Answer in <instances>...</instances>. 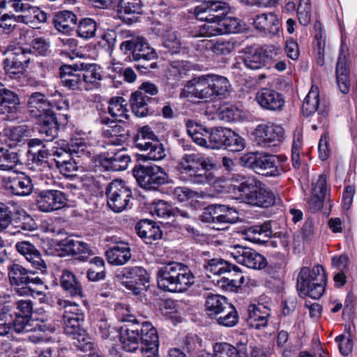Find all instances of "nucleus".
<instances>
[{
  "mask_svg": "<svg viewBox=\"0 0 357 357\" xmlns=\"http://www.w3.org/2000/svg\"><path fill=\"white\" fill-rule=\"evenodd\" d=\"M232 180L235 183L231 185L232 192L238 195L237 198L242 202L258 207H268L274 204V193L261 182L241 174L234 175Z\"/></svg>",
  "mask_w": 357,
  "mask_h": 357,
  "instance_id": "obj_1",
  "label": "nucleus"
},
{
  "mask_svg": "<svg viewBox=\"0 0 357 357\" xmlns=\"http://www.w3.org/2000/svg\"><path fill=\"white\" fill-rule=\"evenodd\" d=\"M229 5L222 1L204 0L194 9L195 17L206 22L199 26L195 36L212 37L223 35L221 18L229 13Z\"/></svg>",
  "mask_w": 357,
  "mask_h": 357,
  "instance_id": "obj_2",
  "label": "nucleus"
},
{
  "mask_svg": "<svg viewBox=\"0 0 357 357\" xmlns=\"http://www.w3.org/2000/svg\"><path fill=\"white\" fill-rule=\"evenodd\" d=\"M157 281L164 291L183 292L194 284L195 277L188 266L172 261L158 269Z\"/></svg>",
  "mask_w": 357,
  "mask_h": 357,
  "instance_id": "obj_3",
  "label": "nucleus"
},
{
  "mask_svg": "<svg viewBox=\"0 0 357 357\" xmlns=\"http://www.w3.org/2000/svg\"><path fill=\"white\" fill-rule=\"evenodd\" d=\"M50 102L39 92L32 93L28 100V107L32 116L38 119L39 132L46 137V140L52 139L57 134L58 122L55 114L50 109Z\"/></svg>",
  "mask_w": 357,
  "mask_h": 357,
  "instance_id": "obj_4",
  "label": "nucleus"
},
{
  "mask_svg": "<svg viewBox=\"0 0 357 357\" xmlns=\"http://www.w3.org/2000/svg\"><path fill=\"white\" fill-rule=\"evenodd\" d=\"M211 166L208 160L202 155L190 153L183 156L177 169L183 181L201 185L214 183L213 176L206 172Z\"/></svg>",
  "mask_w": 357,
  "mask_h": 357,
  "instance_id": "obj_5",
  "label": "nucleus"
},
{
  "mask_svg": "<svg viewBox=\"0 0 357 357\" xmlns=\"http://www.w3.org/2000/svg\"><path fill=\"white\" fill-rule=\"evenodd\" d=\"M326 283V275L322 266L316 265L312 269L304 266L299 273L297 287L303 295L319 299L324 292Z\"/></svg>",
  "mask_w": 357,
  "mask_h": 357,
  "instance_id": "obj_6",
  "label": "nucleus"
},
{
  "mask_svg": "<svg viewBox=\"0 0 357 357\" xmlns=\"http://www.w3.org/2000/svg\"><path fill=\"white\" fill-rule=\"evenodd\" d=\"M133 175L139 185L148 190L157 189L168 181L164 169L156 165L137 166L133 169Z\"/></svg>",
  "mask_w": 357,
  "mask_h": 357,
  "instance_id": "obj_7",
  "label": "nucleus"
},
{
  "mask_svg": "<svg viewBox=\"0 0 357 357\" xmlns=\"http://www.w3.org/2000/svg\"><path fill=\"white\" fill-rule=\"evenodd\" d=\"M106 195L109 207L116 213L127 208L132 197L130 189L119 179L114 180L109 184Z\"/></svg>",
  "mask_w": 357,
  "mask_h": 357,
  "instance_id": "obj_8",
  "label": "nucleus"
},
{
  "mask_svg": "<svg viewBox=\"0 0 357 357\" xmlns=\"http://www.w3.org/2000/svg\"><path fill=\"white\" fill-rule=\"evenodd\" d=\"M58 304L63 309L62 321L65 333L68 335L77 333L84 320V314L80 306L66 300H59Z\"/></svg>",
  "mask_w": 357,
  "mask_h": 357,
  "instance_id": "obj_9",
  "label": "nucleus"
},
{
  "mask_svg": "<svg viewBox=\"0 0 357 357\" xmlns=\"http://www.w3.org/2000/svg\"><path fill=\"white\" fill-rule=\"evenodd\" d=\"M201 219L203 222L217 225L235 223L238 219V213L227 205L212 204L204 209Z\"/></svg>",
  "mask_w": 357,
  "mask_h": 357,
  "instance_id": "obj_10",
  "label": "nucleus"
},
{
  "mask_svg": "<svg viewBox=\"0 0 357 357\" xmlns=\"http://www.w3.org/2000/svg\"><path fill=\"white\" fill-rule=\"evenodd\" d=\"M116 277L119 279L130 280L122 284L135 295H140L142 289L137 285L145 286L149 282V275L142 266H128L120 270Z\"/></svg>",
  "mask_w": 357,
  "mask_h": 357,
  "instance_id": "obj_11",
  "label": "nucleus"
},
{
  "mask_svg": "<svg viewBox=\"0 0 357 357\" xmlns=\"http://www.w3.org/2000/svg\"><path fill=\"white\" fill-rule=\"evenodd\" d=\"M236 262L249 268L261 270L267 266L266 258L255 250L235 245L227 252Z\"/></svg>",
  "mask_w": 357,
  "mask_h": 357,
  "instance_id": "obj_12",
  "label": "nucleus"
},
{
  "mask_svg": "<svg viewBox=\"0 0 357 357\" xmlns=\"http://www.w3.org/2000/svg\"><path fill=\"white\" fill-rule=\"evenodd\" d=\"M253 136L255 142L261 146H275L284 139V129L270 122L261 123L255 129Z\"/></svg>",
  "mask_w": 357,
  "mask_h": 357,
  "instance_id": "obj_13",
  "label": "nucleus"
},
{
  "mask_svg": "<svg viewBox=\"0 0 357 357\" xmlns=\"http://www.w3.org/2000/svg\"><path fill=\"white\" fill-rule=\"evenodd\" d=\"M119 319L123 322L133 323L132 326L124 325L120 329V341L123 348L128 352L138 349L140 342L138 321L132 314H123Z\"/></svg>",
  "mask_w": 357,
  "mask_h": 357,
  "instance_id": "obj_14",
  "label": "nucleus"
},
{
  "mask_svg": "<svg viewBox=\"0 0 357 357\" xmlns=\"http://www.w3.org/2000/svg\"><path fill=\"white\" fill-rule=\"evenodd\" d=\"M142 357H158L159 336L156 328L151 322L144 321L140 327Z\"/></svg>",
  "mask_w": 357,
  "mask_h": 357,
  "instance_id": "obj_15",
  "label": "nucleus"
},
{
  "mask_svg": "<svg viewBox=\"0 0 357 357\" xmlns=\"http://www.w3.org/2000/svg\"><path fill=\"white\" fill-rule=\"evenodd\" d=\"M181 98L207 99L213 98L209 74L196 77L189 80L180 93Z\"/></svg>",
  "mask_w": 357,
  "mask_h": 357,
  "instance_id": "obj_16",
  "label": "nucleus"
},
{
  "mask_svg": "<svg viewBox=\"0 0 357 357\" xmlns=\"http://www.w3.org/2000/svg\"><path fill=\"white\" fill-rule=\"evenodd\" d=\"M98 121L103 125H109L114 121L124 122L129 118V110L127 107V102L123 97H113L109 101L108 112L114 120L107 116L106 111L98 110Z\"/></svg>",
  "mask_w": 357,
  "mask_h": 357,
  "instance_id": "obj_17",
  "label": "nucleus"
},
{
  "mask_svg": "<svg viewBox=\"0 0 357 357\" xmlns=\"http://www.w3.org/2000/svg\"><path fill=\"white\" fill-rule=\"evenodd\" d=\"M66 197L60 190H43L38 195L36 204L39 211L50 213L63 208L66 205Z\"/></svg>",
  "mask_w": 357,
  "mask_h": 357,
  "instance_id": "obj_18",
  "label": "nucleus"
},
{
  "mask_svg": "<svg viewBox=\"0 0 357 357\" xmlns=\"http://www.w3.org/2000/svg\"><path fill=\"white\" fill-rule=\"evenodd\" d=\"M111 242L105 255L108 262L114 266H121L126 264L131 258V250L128 243L118 241L116 238L112 236L107 238Z\"/></svg>",
  "mask_w": 357,
  "mask_h": 357,
  "instance_id": "obj_19",
  "label": "nucleus"
},
{
  "mask_svg": "<svg viewBox=\"0 0 357 357\" xmlns=\"http://www.w3.org/2000/svg\"><path fill=\"white\" fill-rule=\"evenodd\" d=\"M57 245L61 252L60 256L72 255L80 261H85L93 253L91 247L86 243L75 240L71 238H66L58 242Z\"/></svg>",
  "mask_w": 357,
  "mask_h": 357,
  "instance_id": "obj_20",
  "label": "nucleus"
},
{
  "mask_svg": "<svg viewBox=\"0 0 357 357\" xmlns=\"http://www.w3.org/2000/svg\"><path fill=\"white\" fill-rule=\"evenodd\" d=\"M120 48L125 52L132 51L135 60H151L156 57L154 50L141 36L132 38L130 40L123 41Z\"/></svg>",
  "mask_w": 357,
  "mask_h": 357,
  "instance_id": "obj_21",
  "label": "nucleus"
},
{
  "mask_svg": "<svg viewBox=\"0 0 357 357\" xmlns=\"http://www.w3.org/2000/svg\"><path fill=\"white\" fill-rule=\"evenodd\" d=\"M1 185L8 192L18 196H26L33 191L31 179L24 173L2 177Z\"/></svg>",
  "mask_w": 357,
  "mask_h": 357,
  "instance_id": "obj_22",
  "label": "nucleus"
},
{
  "mask_svg": "<svg viewBox=\"0 0 357 357\" xmlns=\"http://www.w3.org/2000/svg\"><path fill=\"white\" fill-rule=\"evenodd\" d=\"M10 2L16 12L23 13L22 15H19L21 23L35 24L46 22L47 14L39 8L23 3L22 0H10Z\"/></svg>",
  "mask_w": 357,
  "mask_h": 357,
  "instance_id": "obj_23",
  "label": "nucleus"
},
{
  "mask_svg": "<svg viewBox=\"0 0 357 357\" xmlns=\"http://www.w3.org/2000/svg\"><path fill=\"white\" fill-rule=\"evenodd\" d=\"M130 162V157L122 151V148H108L107 154L102 155L100 158V165L108 171L125 170Z\"/></svg>",
  "mask_w": 357,
  "mask_h": 357,
  "instance_id": "obj_24",
  "label": "nucleus"
},
{
  "mask_svg": "<svg viewBox=\"0 0 357 357\" xmlns=\"http://www.w3.org/2000/svg\"><path fill=\"white\" fill-rule=\"evenodd\" d=\"M347 52L348 48L345 44V39L342 37L340 52L336 66V81L340 91L344 94L349 93L351 86L349 73L346 63Z\"/></svg>",
  "mask_w": 357,
  "mask_h": 357,
  "instance_id": "obj_25",
  "label": "nucleus"
},
{
  "mask_svg": "<svg viewBox=\"0 0 357 357\" xmlns=\"http://www.w3.org/2000/svg\"><path fill=\"white\" fill-rule=\"evenodd\" d=\"M8 275L12 285H29L30 284H42L43 281L38 277H33L35 272L26 270L21 265L13 264L8 268Z\"/></svg>",
  "mask_w": 357,
  "mask_h": 357,
  "instance_id": "obj_26",
  "label": "nucleus"
},
{
  "mask_svg": "<svg viewBox=\"0 0 357 357\" xmlns=\"http://www.w3.org/2000/svg\"><path fill=\"white\" fill-rule=\"evenodd\" d=\"M248 325L255 329L264 328L268 321L271 311L268 307L262 303H252L248 306Z\"/></svg>",
  "mask_w": 357,
  "mask_h": 357,
  "instance_id": "obj_27",
  "label": "nucleus"
},
{
  "mask_svg": "<svg viewBox=\"0 0 357 357\" xmlns=\"http://www.w3.org/2000/svg\"><path fill=\"white\" fill-rule=\"evenodd\" d=\"M256 100L262 108L272 111L279 110L284 105L282 96L269 89L259 91L256 95Z\"/></svg>",
  "mask_w": 357,
  "mask_h": 357,
  "instance_id": "obj_28",
  "label": "nucleus"
},
{
  "mask_svg": "<svg viewBox=\"0 0 357 357\" xmlns=\"http://www.w3.org/2000/svg\"><path fill=\"white\" fill-rule=\"evenodd\" d=\"M15 248L36 269L43 271L46 268V264L40 252L32 243L29 241L18 242L15 245Z\"/></svg>",
  "mask_w": 357,
  "mask_h": 357,
  "instance_id": "obj_29",
  "label": "nucleus"
},
{
  "mask_svg": "<svg viewBox=\"0 0 357 357\" xmlns=\"http://www.w3.org/2000/svg\"><path fill=\"white\" fill-rule=\"evenodd\" d=\"M81 75L85 90L97 89L102 77V70L96 63H81Z\"/></svg>",
  "mask_w": 357,
  "mask_h": 357,
  "instance_id": "obj_30",
  "label": "nucleus"
},
{
  "mask_svg": "<svg viewBox=\"0 0 357 357\" xmlns=\"http://www.w3.org/2000/svg\"><path fill=\"white\" fill-rule=\"evenodd\" d=\"M252 24L255 28L264 33L276 34L280 28V22L278 16L273 13H264L256 15Z\"/></svg>",
  "mask_w": 357,
  "mask_h": 357,
  "instance_id": "obj_31",
  "label": "nucleus"
},
{
  "mask_svg": "<svg viewBox=\"0 0 357 357\" xmlns=\"http://www.w3.org/2000/svg\"><path fill=\"white\" fill-rule=\"evenodd\" d=\"M135 229L137 235L147 244H151L162 237L160 227L151 220H140L137 223Z\"/></svg>",
  "mask_w": 357,
  "mask_h": 357,
  "instance_id": "obj_32",
  "label": "nucleus"
},
{
  "mask_svg": "<svg viewBox=\"0 0 357 357\" xmlns=\"http://www.w3.org/2000/svg\"><path fill=\"white\" fill-rule=\"evenodd\" d=\"M77 17L75 13L69 10H63L55 13L53 24L55 29L60 33L70 35L74 30Z\"/></svg>",
  "mask_w": 357,
  "mask_h": 357,
  "instance_id": "obj_33",
  "label": "nucleus"
},
{
  "mask_svg": "<svg viewBox=\"0 0 357 357\" xmlns=\"http://www.w3.org/2000/svg\"><path fill=\"white\" fill-rule=\"evenodd\" d=\"M60 77L62 84L70 89H84L81 73L70 66L64 65L60 68Z\"/></svg>",
  "mask_w": 357,
  "mask_h": 357,
  "instance_id": "obj_34",
  "label": "nucleus"
},
{
  "mask_svg": "<svg viewBox=\"0 0 357 357\" xmlns=\"http://www.w3.org/2000/svg\"><path fill=\"white\" fill-rule=\"evenodd\" d=\"M243 53V62L247 68L258 70L266 66L260 47H248Z\"/></svg>",
  "mask_w": 357,
  "mask_h": 357,
  "instance_id": "obj_35",
  "label": "nucleus"
},
{
  "mask_svg": "<svg viewBox=\"0 0 357 357\" xmlns=\"http://www.w3.org/2000/svg\"><path fill=\"white\" fill-rule=\"evenodd\" d=\"M202 43L206 49L216 55H228L235 50L237 45V41L234 38L203 40Z\"/></svg>",
  "mask_w": 357,
  "mask_h": 357,
  "instance_id": "obj_36",
  "label": "nucleus"
},
{
  "mask_svg": "<svg viewBox=\"0 0 357 357\" xmlns=\"http://www.w3.org/2000/svg\"><path fill=\"white\" fill-rule=\"evenodd\" d=\"M271 234L272 231L267 224L250 227L243 231L245 239L258 244L266 242Z\"/></svg>",
  "mask_w": 357,
  "mask_h": 357,
  "instance_id": "obj_37",
  "label": "nucleus"
},
{
  "mask_svg": "<svg viewBox=\"0 0 357 357\" xmlns=\"http://www.w3.org/2000/svg\"><path fill=\"white\" fill-rule=\"evenodd\" d=\"M229 304L225 296L211 294L206 297L205 307L208 315L211 318H215L220 314H222Z\"/></svg>",
  "mask_w": 357,
  "mask_h": 357,
  "instance_id": "obj_38",
  "label": "nucleus"
},
{
  "mask_svg": "<svg viewBox=\"0 0 357 357\" xmlns=\"http://www.w3.org/2000/svg\"><path fill=\"white\" fill-rule=\"evenodd\" d=\"M11 310L10 296L8 294L0 295V335L3 336L9 333L11 329V321L8 323V317L11 319L10 314Z\"/></svg>",
  "mask_w": 357,
  "mask_h": 357,
  "instance_id": "obj_39",
  "label": "nucleus"
},
{
  "mask_svg": "<svg viewBox=\"0 0 357 357\" xmlns=\"http://www.w3.org/2000/svg\"><path fill=\"white\" fill-rule=\"evenodd\" d=\"M61 285L62 288L71 296H82V288L80 282L75 275L69 270L65 269L61 277Z\"/></svg>",
  "mask_w": 357,
  "mask_h": 357,
  "instance_id": "obj_40",
  "label": "nucleus"
},
{
  "mask_svg": "<svg viewBox=\"0 0 357 357\" xmlns=\"http://www.w3.org/2000/svg\"><path fill=\"white\" fill-rule=\"evenodd\" d=\"M20 104L18 96L0 82V114L11 113Z\"/></svg>",
  "mask_w": 357,
  "mask_h": 357,
  "instance_id": "obj_41",
  "label": "nucleus"
},
{
  "mask_svg": "<svg viewBox=\"0 0 357 357\" xmlns=\"http://www.w3.org/2000/svg\"><path fill=\"white\" fill-rule=\"evenodd\" d=\"M61 146L60 149H66L68 156L64 155L62 158H70V155L75 154L77 157L89 156L90 151L88 150L89 144L85 139L79 138L72 139L70 144H67L64 141L58 144Z\"/></svg>",
  "mask_w": 357,
  "mask_h": 357,
  "instance_id": "obj_42",
  "label": "nucleus"
},
{
  "mask_svg": "<svg viewBox=\"0 0 357 357\" xmlns=\"http://www.w3.org/2000/svg\"><path fill=\"white\" fill-rule=\"evenodd\" d=\"M151 213L153 216L158 218H168L170 216H176L180 215L183 217H188V214L181 211L177 208H172L166 202L158 200L153 203L151 207Z\"/></svg>",
  "mask_w": 357,
  "mask_h": 357,
  "instance_id": "obj_43",
  "label": "nucleus"
},
{
  "mask_svg": "<svg viewBox=\"0 0 357 357\" xmlns=\"http://www.w3.org/2000/svg\"><path fill=\"white\" fill-rule=\"evenodd\" d=\"M205 269L207 273L214 275H220L225 273H231V271L238 273V267L222 259H212L205 265Z\"/></svg>",
  "mask_w": 357,
  "mask_h": 357,
  "instance_id": "obj_44",
  "label": "nucleus"
},
{
  "mask_svg": "<svg viewBox=\"0 0 357 357\" xmlns=\"http://www.w3.org/2000/svg\"><path fill=\"white\" fill-rule=\"evenodd\" d=\"M275 158L273 155L259 153L255 171H267L261 173L269 176H277L280 174L281 171L275 165Z\"/></svg>",
  "mask_w": 357,
  "mask_h": 357,
  "instance_id": "obj_45",
  "label": "nucleus"
},
{
  "mask_svg": "<svg viewBox=\"0 0 357 357\" xmlns=\"http://www.w3.org/2000/svg\"><path fill=\"white\" fill-rule=\"evenodd\" d=\"M139 150L144 151L140 155L143 160H160L166 155L165 148L158 139L151 142L148 146Z\"/></svg>",
  "mask_w": 357,
  "mask_h": 357,
  "instance_id": "obj_46",
  "label": "nucleus"
},
{
  "mask_svg": "<svg viewBox=\"0 0 357 357\" xmlns=\"http://www.w3.org/2000/svg\"><path fill=\"white\" fill-rule=\"evenodd\" d=\"M228 128H215L209 130L208 133L206 134L207 137L206 148L211 149H220L225 145V138H227Z\"/></svg>",
  "mask_w": 357,
  "mask_h": 357,
  "instance_id": "obj_47",
  "label": "nucleus"
},
{
  "mask_svg": "<svg viewBox=\"0 0 357 357\" xmlns=\"http://www.w3.org/2000/svg\"><path fill=\"white\" fill-rule=\"evenodd\" d=\"M187 132L193 142L197 144L206 148L207 137L209 129H206L193 121H188L186 123Z\"/></svg>",
  "mask_w": 357,
  "mask_h": 357,
  "instance_id": "obj_48",
  "label": "nucleus"
},
{
  "mask_svg": "<svg viewBox=\"0 0 357 357\" xmlns=\"http://www.w3.org/2000/svg\"><path fill=\"white\" fill-rule=\"evenodd\" d=\"M149 98L143 95L141 91H135L130 97V106L134 114L138 117H144L147 115L149 107L147 101Z\"/></svg>",
  "mask_w": 357,
  "mask_h": 357,
  "instance_id": "obj_49",
  "label": "nucleus"
},
{
  "mask_svg": "<svg viewBox=\"0 0 357 357\" xmlns=\"http://www.w3.org/2000/svg\"><path fill=\"white\" fill-rule=\"evenodd\" d=\"M213 357H248L245 352L233 345L226 343H216L213 346Z\"/></svg>",
  "mask_w": 357,
  "mask_h": 357,
  "instance_id": "obj_50",
  "label": "nucleus"
},
{
  "mask_svg": "<svg viewBox=\"0 0 357 357\" xmlns=\"http://www.w3.org/2000/svg\"><path fill=\"white\" fill-rule=\"evenodd\" d=\"M319 92L317 86L312 85L303 103V112L306 116L314 114L318 109Z\"/></svg>",
  "mask_w": 357,
  "mask_h": 357,
  "instance_id": "obj_51",
  "label": "nucleus"
},
{
  "mask_svg": "<svg viewBox=\"0 0 357 357\" xmlns=\"http://www.w3.org/2000/svg\"><path fill=\"white\" fill-rule=\"evenodd\" d=\"M234 272L230 278L223 277L218 280V285L225 291H235L245 282V278L238 268V273Z\"/></svg>",
  "mask_w": 357,
  "mask_h": 357,
  "instance_id": "obj_52",
  "label": "nucleus"
},
{
  "mask_svg": "<svg viewBox=\"0 0 357 357\" xmlns=\"http://www.w3.org/2000/svg\"><path fill=\"white\" fill-rule=\"evenodd\" d=\"M209 79L211 89L213 91V98L224 96L228 93L230 84L225 77L209 74Z\"/></svg>",
  "mask_w": 357,
  "mask_h": 357,
  "instance_id": "obj_53",
  "label": "nucleus"
},
{
  "mask_svg": "<svg viewBox=\"0 0 357 357\" xmlns=\"http://www.w3.org/2000/svg\"><path fill=\"white\" fill-rule=\"evenodd\" d=\"M218 324L225 327H232L237 324L238 316L235 307L229 304L222 314H220L215 317Z\"/></svg>",
  "mask_w": 357,
  "mask_h": 357,
  "instance_id": "obj_54",
  "label": "nucleus"
},
{
  "mask_svg": "<svg viewBox=\"0 0 357 357\" xmlns=\"http://www.w3.org/2000/svg\"><path fill=\"white\" fill-rule=\"evenodd\" d=\"M314 28L315 29H319V31H317L314 36V49L318 54V62L320 63V65H323L324 49L326 45V34L322 30L321 24L320 22H317L314 24Z\"/></svg>",
  "mask_w": 357,
  "mask_h": 357,
  "instance_id": "obj_55",
  "label": "nucleus"
},
{
  "mask_svg": "<svg viewBox=\"0 0 357 357\" xmlns=\"http://www.w3.org/2000/svg\"><path fill=\"white\" fill-rule=\"evenodd\" d=\"M96 29V22L93 20L84 18L79 22L77 33L79 37L89 39L95 36Z\"/></svg>",
  "mask_w": 357,
  "mask_h": 357,
  "instance_id": "obj_56",
  "label": "nucleus"
},
{
  "mask_svg": "<svg viewBox=\"0 0 357 357\" xmlns=\"http://www.w3.org/2000/svg\"><path fill=\"white\" fill-rule=\"evenodd\" d=\"M19 158L16 153L0 149V169L3 171L13 170L18 164Z\"/></svg>",
  "mask_w": 357,
  "mask_h": 357,
  "instance_id": "obj_57",
  "label": "nucleus"
},
{
  "mask_svg": "<svg viewBox=\"0 0 357 357\" xmlns=\"http://www.w3.org/2000/svg\"><path fill=\"white\" fill-rule=\"evenodd\" d=\"M158 139L151 128L148 126L140 128L135 138V146L139 149L146 147L149 144Z\"/></svg>",
  "mask_w": 357,
  "mask_h": 357,
  "instance_id": "obj_58",
  "label": "nucleus"
},
{
  "mask_svg": "<svg viewBox=\"0 0 357 357\" xmlns=\"http://www.w3.org/2000/svg\"><path fill=\"white\" fill-rule=\"evenodd\" d=\"M245 146V139L238 134L228 128L224 147L231 151H241Z\"/></svg>",
  "mask_w": 357,
  "mask_h": 357,
  "instance_id": "obj_59",
  "label": "nucleus"
},
{
  "mask_svg": "<svg viewBox=\"0 0 357 357\" xmlns=\"http://www.w3.org/2000/svg\"><path fill=\"white\" fill-rule=\"evenodd\" d=\"M173 198L178 202H189L199 198V192L187 187H176L172 192Z\"/></svg>",
  "mask_w": 357,
  "mask_h": 357,
  "instance_id": "obj_60",
  "label": "nucleus"
},
{
  "mask_svg": "<svg viewBox=\"0 0 357 357\" xmlns=\"http://www.w3.org/2000/svg\"><path fill=\"white\" fill-rule=\"evenodd\" d=\"M17 23H21L19 15L6 13L0 16V30L5 33H12L17 27Z\"/></svg>",
  "mask_w": 357,
  "mask_h": 357,
  "instance_id": "obj_61",
  "label": "nucleus"
},
{
  "mask_svg": "<svg viewBox=\"0 0 357 357\" xmlns=\"http://www.w3.org/2000/svg\"><path fill=\"white\" fill-rule=\"evenodd\" d=\"M164 47L171 54H177L180 52L181 48V43L178 38L176 33L172 31H169L163 36L162 42Z\"/></svg>",
  "mask_w": 357,
  "mask_h": 357,
  "instance_id": "obj_62",
  "label": "nucleus"
},
{
  "mask_svg": "<svg viewBox=\"0 0 357 357\" xmlns=\"http://www.w3.org/2000/svg\"><path fill=\"white\" fill-rule=\"evenodd\" d=\"M297 17L301 24L307 25L311 20V4L310 0H299Z\"/></svg>",
  "mask_w": 357,
  "mask_h": 357,
  "instance_id": "obj_63",
  "label": "nucleus"
},
{
  "mask_svg": "<svg viewBox=\"0 0 357 357\" xmlns=\"http://www.w3.org/2000/svg\"><path fill=\"white\" fill-rule=\"evenodd\" d=\"M219 118L227 122L237 121L241 119V112L235 106H222L218 112Z\"/></svg>",
  "mask_w": 357,
  "mask_h": 357,
  "instance_id": "obj_64",
  "label": "nucleus"
}]
</instances>
